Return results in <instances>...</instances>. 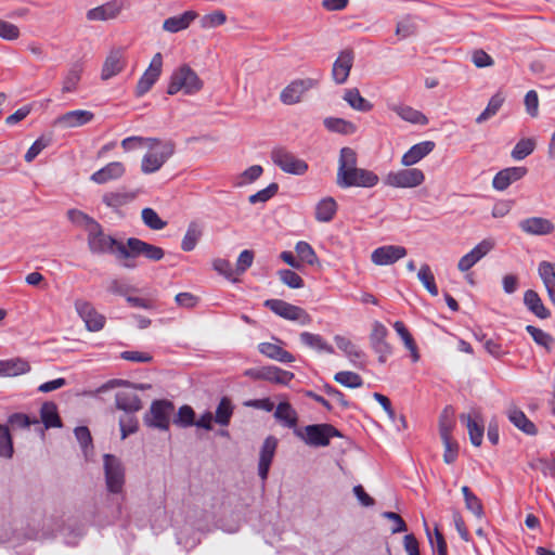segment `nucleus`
<instances>
[{"label":"nucleus","instance_id":"obj_54","mask_svg":"<svg viewBox=\"0 0 555 555\" xmlns=\"http://www.w3.org/2000/svg\"><path fill=\"white\" fill-rule=\"evenodd\" d=\"M67 217L74 224L82 228L86 232L98 222L94 218L78 209H69Z\"/></svg>","mask_w":555,"mask_h":555},{"label":"nucleus","instance_id":"obj_32","mask_svg":"<svg viewBox=\"0 0 555 555\" xmlns=\"http://www.w3.org/2000/svg\"><path fill=\"white\" fill-rule=\"evenodd\" d=\"M338 209V205L334 197L326 196L320 199L315 205V220L322 223L331 222Z\"/></svg>","mask_w":555,"mask_h":555},{"label":"nucleus","instance_id":"obj_29","mask_svg":"<svg viewBox=\"0 0 555 555\" xmlns=\"http://www.w3.org/2000/svg\"><path fill=\"white\" fill-rule=\"evenodd\" d=\"M197 16L198 14L195 11H185L182 14L166 18L163 23V29L172 34L184 30Z\"/></svg>","mask_w":555,"mask_h":555},{"label":"nucleus","instance_id":"obj_8","mask_svg":"<svg viewBox=\"0 0 555 555\" xmlns=\"http://www.w3.org/2000/svg\"><path fill=\"white\" fill-rule=\"evenodd\" d=\"M103 467L107 491L114 494L122 493L125 486V467L121 461L113 454H104Z\"/></svg>","mask_w":555,"mask_h":555},{"label":"nucleus","instance_id":"obj_46","mask_svg":"<svg viewBox=\"0 0 555 555\" xmlns=\"http://www.w3.org/2000/svg\"><path fill=\"white\" fill-rule=\"evenodd\" d=\"M417 279L430 295L438 296L439 292L435 282V276L427 263L421 266L417 272Z\"/></svg>","mask_w":555,"mask_h":555},{"label":"nucleus","instance_id":"obj_61","mask_svg":"<svg viewBox=\"0 0 555 555\" xmlns=\"http://www.w3.org/2000/svg\"><path fill=\"white\" fill-rule=\"evenodd\" d=\"M195 412L190 405H182L173 418V423L180 427L194 426Z\"/></svg>","mask_w":555,"mask_h":555},{"label":"nucleus","instance_id":"obj_2","mask_svg":"<svg viewBox=\"0 0 555 555\" xmlns=\"http://www.w3.org/2000/svg\"><path fill=\"white\" fill-rule=\"evenodd\" d=\"M150 152L141 162V170L145 175L158 171L175 152V144L170 141H162L156 138L149 139Z\"/></svg>","mask_w":555,"mask_h":555},{"label":"nucleus","instance_id":"obj_39","mask_svg":"<svg viewBox=\"0 0 555 555\" xmlns=\"http://www.w3.org/2000/svg\"><path fill=\"white\" fill-rule=\"evenodd\" d=\"M262 376V380L280 385H287L294 378V373L282 370L274 365H267L263 366Z\"/></svg>","mask_w":555,"mask_h":555},{"label":"nucleus","instance_id":"obj_55","mask_svg":"<svg viewBox=\"0 0 555 555\" xmlns=\"http://www.w3.org/2000/svg\"><path fill=\"white\" fill-rule=\"evenodd\" d=\"M227 22V15L221 10H215L201 17L199 25L204 29L215 28Z\"/></svg>","mask_w":555,"mask_h":555},{"label":"nucleus","instance_id":"obj_11","mask_svg":"<svg viewBox=\"0 0 555 555\" xmlns=\"http://www.w3.org/2000/svg\"><path fill=\"white\" fill-rule=\"evenodd\" d=\"M425 180L424 172L418 168H404L390 171L385 177V184L391 188L412 189Z\"/></svg>","mask_w":555,"mask_h":555},{"label":"nucleus","instance_id":"obj_3","mask_svg":"<svg viewBox=\"0 0 555 555\" xmlns=\"http://www.w3.org/2000/svg\"><path fill=\"white\" fill-rule=\"evenodd\" d=\"M203 88V81L197 74L189 66L182 65L176 69L168 85L167 93L173 95L179 91L184 94H195Z\"/></svg>","mask_w":555,"mask_h":555},{"label":"nucleus","instance_id":"obj_57","mask_svg":"<svg viewBox=\"0 0 555 555\" xmlns=\"http://www.w3.org/2000/svg\"><path fill=\"white\" fill-rule=\"evenodd\" d=\"M295 250L300 259V262H306L310 266H313L315 262H318L317 254L309 243L299 241L295 246Z\"/></svg>","mask_w":555,"mask_h":555},{"label":"nucleus","instance_id":"obj_60","mask_svg":"<svg viewBox=\"0 0 555 555\" xmlns=\"http://www.w3.org/2000/svg\"><path fill=\"white\" fill-rule=\"evenodd\" d=\"M526 331L532 337L535 344L546 349L551 348L554 339L548 333L533 325H527Z\"/></svg>","mask_w":555,"mask_h":555},{"label":"nucleus","instance_id":"obj_42","mask_svg":"<svg viewBox=\"0 0 555 555\" xmlns=\"http://www.w3.org/2000/svg\"><path fill=\"white\" fill-rule=\"evenodd\" d=\"M344 100L359 112H370L373 108V104L364 99L357 88L346 90Z\"/></svg>","mask_w":555,"mask_h":555},{"label":"nucleus","instance_id":"obj_1","mask_svg":"<svg viewBox=\"0 0 555 555\" xmlns=\"http://www.w3.org/2000/svg\"><path fill=\"white\" fill-rule=\"evenodd\" d=\"M357 153L350 147H343L339 153L336 183L341 189L352 186L373 188L379 178L367 169L358 168Z\"/></svg>","mask_w":555,"mask_h":555},{"label":"nucleus","instance_id":"obj_18","mask_svg":"<svg viewBox=\"0 0 555 555\" xmlns=\"http://www.w3.org/2000/svg\"><path fill=\"white\" fill-rule=\"evenodd\" d=\"M493 247L494 243L492 240H482L469 253L461 257L457 263V269L462 272L468 271L480 259H482Z\"/></svg>","mask_w":555,"mask_h":555},{"label":"nucleus","instance_id":"obj_20","mask_svg":"<svg viewBox=\"0 0 555 555\" xmlns=\"http://www.w3.org/2000/svg\"><path fill=\"white\" fill-rule=\"evenodd\" d=\"M126 65L125 51L121 48L113 49L106 56L102 72L101 79L108 80L118 75Z\"/></svg>","mask_w":555,"mask_h":555},{"label":"nucleus","instance_id":"obj_63","mask_svg":"<svg viewBox=\"0 0 555 555\" xmlns=\"http://www.w3.org/2000/svg\"><path fill=\"white\" fill-rule=\"evenodd\" d=\"M134 413H126L119 418V427L121 431V439H125L138 430V420Z\"/></svg>","mask_w":555,"mask_h":555},{"label":"nucleus","instance_id":"obj_33","mask_svg":"<svg viewBox=\"0 0 555 555\" xmlns=\"http://www.w3.org/2000/svg\"><path fill=\"white\" fill-rule=\"evenodd\" d=\"M524 304L527 309L539 319H547L551 317L550 310L544 306L539 294L533 289H528L524 294Z\"/></svg>","mask_w":555,"mask_h":555},{"label":"nucleus","instance_id":"obj_53","mask_svg":"<svg viewBox=\"0 0 555 555\" xmlns=\"http://www.w3.org/2000/svg\"><path fill=\"white\" fill-rule=\"evenodd\" d=\"M535 149L534 139H521L514 146L511 155L515 160H521L529 156Z\"/></svg>","mask_w":555,"mask_h":555},{"label":"nucleus","instance_id":"obj_5","mask_svg":"<svg viewBox=\"0 0 555 555\" xmlns=\"http://www.w3.org/2000/svg\"><path fill=\"white\" fill-rule=\"evenodd\" d=\"M143 256L151 261H159L165 251L162 247L150 244L137 237H129L126 245L118 247V259H130Z\"/></svg>","mask_w":555,"mask_h":555},{"label":"nucleus","instance_id":"obj_31","mask_svg":"<svg viewBox=\"0 0 555 555\" xmlns=\"http://www.w3.org/2000/svg\"><path fill=\"white\" fill-rule=\"evenodd\" d=\"M258 350L261 354L267 358L281 362V363H292L295 361V357L283 349L280 345L273 343H260L258 345Z\"/></svg>","mask_w":555,"mask_h":555},{"label":"nucleus","instance_id":"obj_58","mask_svg":"<svg viewBox=\"0 0 555 555\" xmlns=\"http://www.w3.org/2000/svg\"><path fill=\"white\" fill-rule=\"evenodd\" d=\"M453 409L446 406L439 418V433L440 437H451V431L454 426Z\"/></svg>","mask_w":555,"mask_h":555},{"label":"nucleus","instance_id":"obj_30","mask_svg":"<svg viewBox=\"0 0 555 555\" xmlns=\"http://www.w3.org/2000/svg\"><path fill=\"white\" fill-rule=\"evenodd\" d=\"M388 107L404 121L422 126L428 124V118L422 112L413 108L412 106L405 104H390Z\"/></svg>","mask_w":555,"mask_h":555},{"label":"nucleus","instance_id":"obj_17","mask_svg":"<svg viewBox=\"0 0 555 555\" xmlns=\"http://www.w3.org/2000/svg\"><path fill=\"white\" fill-rule=\"evenodd\" d=\"M125 8V0H112L96 8L90 9L86 13L88 21L105 22L116 18Z\"/></svg>","mask_w":555,"mask_h":555},{"label":"nucleus","instance_id":"obj_28","mask_svg":"<svg viewBox=\"0 0 555 555\" xmlns=\"http://www.w3.org/2000/svg\"><path fill=\"white\" fill-rule=\"evenodd\" d=\"M116 406L126 413H135L142 409V402L133 389L118 391L115 396Z\"/></svg>","mask_w":555,"mask_h":555},{"label":"nucleus","instance_id":"obj_10","mask_svg":"<svg viewBox=\"0 0 555 555\" xmlns=\"http://www.w3.org/2000/svg\"><path fill=\"white\" fill-rule=\"evenodd\" d=\"M263 305L276 315L285 320L298 322L300 325H308L312 321L311 317L304 308L282 299H267Z\"/></svg>","mask_w":555,"mask_h":555},{"label":"nucleus","instance_id":"obj_24","mask_svg":"<svg viewBox=\"0 0 555 555\" xmlns=\"http://www.w3.org/2000/svg\"><path fill=\"white\" fill-rule=\"evenodd\" d=\"M436 146L434 141H423L412 145L402 156L401 164L405 167L413 166L430 154Z\"/></svg>","mask_w":555,"mask_h":555},{"label":"nucleus","instance_id":"obj_21","mask_svg":"<svg viewBox=\"0 0 555 555\" xmlns=\"http://www.w3.org/2000/svg\"><path fill=\"white\" fill-rule=\"evenodd\" d=\"M526 167H508L500 170L492 180L493 189L505 191L512 183L520 180L527 175Z\"/></svg>","mask_w":555,"mask_h":555},{"label":"nucleus","instance_id":"obj_56","mask_svg":"<svg viewBox=\"0 0 555 555\" xmlns=\"http://www.w3.org/2000/svg\"><path fill=\"white\" fill-rule=\"evenodd\" d=\"M141 217L143 220V223L152 229V230H162L166 227L167 222L164 221L158 214L150 207H146L142 210Z\"/></svg>","mask_w":555,"mask_h":555},{"label":"nucleus","instance_id":"obj_13","mask_svg":"<svg viewBox=\"0 0 555 555\" xmlns=\"http://www.w3.org/2000/svg\"><path fill=\"white\" fill-rule=\"evenodd\" d=\"M75 309L78 315L85 322L88 331L99 332L104 327L106 322L105 317L98 312L91 302L82 299H77L75 301Z\"/></svg>","mask_w":555,"mask_h":555},{"label":"nucleus","instance_id":"obj_62","mask_svg":"<svg viewBox=\"0 0 555 555\" xmlns=\"http://www.w3.org/2000/svg\"><path fill=\"white\" fill-rule=\"evenodd\" d=\"M279 191L278 183L273 182L270 183L267 188L256 192L255 194H251L248 197V202L250 204H257V203H266L269 199H271Z\"/></svg>","mask_w":555,"mask_h":555},{"label":"nucleus","instance_id":"obj_16","mask_svg":"<svg viewBox=\"0 0 555 555\" xmlns=\"http://www.w3.org/2000/svg\"><path fill=\"white\" fill-rule=\"evenodd\" d=\"M408 254L405 247L400 245H383L371 254V261L376 266H390L404 258Z\"/></svg>","mask_w":555,"mask_h":555},{"label":"nucleus","instance_id":"obj_26","mask_svg":"<svg viewBox=\"0 0 555 555\" xmlns=\"http://www.w3.org/2000/svg\"><path fill=\"white\" fill-rule=\"evenodd\" d=\"M519 228L527 234L546 235L554 231V224L545 218L531 217L519 222Z\"/></svg>","mask_w":555,"mask_h":555},{"label":"nucleus","instance_id":"obj_37","mask_svg":"<svg viewBox=\"0 0 555 555\" xmlns=\"http://www.w3.org/2000/svg\"><path fill=\"white\" fill-rule=\"evenodd\" d=\"M336 346L346 354L350 362L358 365L364 358V353L350 339L336 335L334 337Z\"/></svg>","mask_w":555,"mask_h":555},{"label":"nucleus","instance_id":"obj_7","mask_svg":"<svg viewBox=\"0 0 555 555\" xmlns=\"http://www.w3.org/2000/svg\"><path fill=\"white\" fill-rule=\"evenodd\" d=\"M271 159L283 172L294 176H304L309 165L285 147H274L271 151Z\"/></svg>","mask_w":555,"mask_h":555},{"label":"nucleus","instance_id":"obj_25","mask_svg":"<svg viewBox=\"0 0 555 555\" xmlns=\"http://www.w3.org/2000/svg\"><path fill=\"white\" fill-rule=\"evenodd\" d=\"M460 420L462 423L466 424L470 442L475 447H479L483 437V423L479 414L476 411L468 414H461Z\"/></svg>","mask_w":555,"mask_h":555},{"label":"nucleus","instance_id":"obj_59","mask_svg":"<svg viewBox=\"0 0 555 555\" xmlns=\"http://www.w3.org/2000/svg\"><path fill=\"white\" fill-rule=\"evenodd\" d=\"M278 276L281 282L287 285L289 288H301L304 287L302 278L291 269H281L278 271Z\"/></svg>","mask_w":555,"mask_h":555},{"label":"nucleus","instance_id":"obj_22","mask_svg":"<svg viewBox=\"0 0 555 555\" xmlns=\"http://www.w3.org/2000/svg\"><path fill=\"white\" fill-rule=\"evenodd\" d=\"M94 114L86 109H75L59 116L54 124L62 128H76L91 122Z\"/></svg>","mask_w":555,"mask_h":555},{"label":"nucleus","instance_id":"obj_44","mask_svg":"<svg viewBox=\"0 0 555 555\" xmlns=\"http://www.w3.org/2000/svg\"><path fill=\"white\" fill-rule=\"evenodd\" d=\"M134 195L128 192L116 191L107 192L103 195V203L112 208H118L133 201Z\"/></svg>","mask_w":555,"mask_h":555},{"label":"nucleus","instance_id":"obj_15","mask_svg":"<svg viewBox=\"0 0 555 555\" xmlns=\"http://www.w3.org/2000/svg\"><path fill=\"white\" fill-rule=\"evenodd\" d=\"M388 330L378 321L373 323L370 334V344L375 353L378 354V362L385 363L392 353L391 346L386 341Z\"/></svg>","mask_w":555,"mask_h":555},{"label":"nucleus","instance_id":"obj_49","mask_svg":"<svg viewBox=\"0 0 555 555\" xmlns=\"http://www.w3.org/2000/svg\"><path fill=\"white\" fill-rule=\"evenodd\" d=\"M504 103V98L502 94H494L488 102L487 107L481 112V114L476 118L477 124H482L492 116H494L501 106Z\"/></svg>","mask_w":555,"mask_h":555},{"label":"nucleus","instance_id":"obj_45","mask_svg":"<svg viewBox=\"0 0 555 555\" xmlns=\"http://www.w3.org/2000/svg\"><path fill=\"white\" fill-rule=\"evenodd\" d=\"M324 126L330 131L343 134H351L356 131V126L343 118L327 117L324 119Z\"/></svg>","mask_w":555,"mask_h":555},{"label":"nucleus","instance_id":"obj_47","mask_svg":"<svg viewBox=\"0 0 555 555\" xmlns=\"http://www.w3.org/2000/svg\"><path fill=\"white\" fill-rule=\"evenodd\" d=\"M202 236V230L197 223L191 222L182 238L181 248L184 251H191L195 248L198 240Z\"/></svg>","mask_w":555,"mask_h":555},{"label":"nucleus","instance_id":"obj_34","mask_svg":"<svg viewBox=\"0 0 555 555\" xmlns=\"http://www.w3.org/2000/svg\"><path fill=\"white\" fill-rule=\"evenodd\" d=\"M507 417L509 422L520 429L522 433L534 436L538 433L535 425L526 416V414L516 406L507 410Z\"/></svg>","mask_w":555,"mask_h":555},{"label":"nucleus","instance_id":"obj_52","mask_svg":"<svg viewBox=\"0 0 555 555\" xmlns=\"http://www.w3.org/2000/svg\"><path fill=\"white\" fill-rule=\"evenodd\" d=\"M262 172L263 168L260 165H253L236 178L234 185L241 188L251 184L261 177Z\"/></svg>","mask_w":555,"mask_h":555},{"label":"nucleus","instance_id":"obj_48","mask_svg":"<svg viewBox=\"0 0 555 555\" xmlns=\"http://www.w3.org/2000/svg\"><path fill=\"white\" fill-rule=\"evenodd\" d=\"M13 439L8 426L0 424V457L10 460L13 457Z\"/></svg>","mask_w":555,"mask_h":555},{"label":"nucleus","instance_id":"obj_64","mask_svg":"<svg viewBox=\"0 0 555 555\" xmlns=\"http://www.w3.org/2000/svg\"><path fill=\"white\" fill-rule=\"evenodd\" d=\"M538 273L544 286L555 284V264L548 261H541L538 267Z\"/></svg>","mask_w":555,"mask_h":555},{"label":"nucleus","instance_id":"obj_27","mask_svg":"<svg viewBox=\"0 0 555 555\" xmlns=\"http://www.w3.org/2000/svg\"><path fill=\"white\" fill-rule=\"evenodd\" d=\"M126 171L125 165L120 162L108 163L103 168L91 175V180L98 184H104L108 181L119 179Z\"/></svg>","mask_w":555,"mask_h":555},{"label":"nucleus","instance_id":"obj_23","mask_svg":"<svg viewBox=\"0 0 555 555\" xmlns=\"http://www.w3.org/2000/svg\"><path fill=\"white\" fill-rule=\"evenodd\" d=\"M353 57L351 50H344L339 53L332 69V76L336 83L343 85L347 81L353 64Z\"/></svg>","mask_w":555,"mask_h":555},{"label":"nucleus","instance_id":"obj_36","mask_svg":"<svg viewBox=\"0 0 555 555\" xmlns=\"http://www.w3.org/2000/svg\"><path fill=\"white\" fill-rule=\"evenodd\" d=\"M40 418L46 429L62 427L57 406L52 401L44 402L40 408Z\"/></svg>","mask_w":555,"mask_h":555},{"label":"nucleus","instance_id":"obj_50","mask_svg":"<svg viewBox=\"0 0 555 555\" xmlns=\"http://www.w3.org/2000/svg\"><path fill=\"white\" fill-rule=\"evenodd\" d=\"M335 382L347 388H359L363 385L362 377L354 372L351 371H340L334 375Z\"/></svg>","mask_w":555,"mask_h":555},{"label":"nucleus","instance_id":"obj_4","mask_svg":"<svg viewBox=\"0 0 555 555\" xmlns=\"http://www.w3.org/2000/svg\"><path fill=\"white\" fill-rule=\"evenodd\" d=\"M295 435L310 447H327L333 437H341V434L331 424H313L304 428H296Z\"/></svg>","mask_w":555,"mask_h":555},{"label":"nucleus","instance_id":"obj_12","mask_svg":"<svg viewBox=\"0 0 555 555\" xmlns=\"http://www.w3.org/2000/svg\"><path fill=\"white\" fill-rule=\"evenodd\" d=\"M318 79H296L287 85L280 94V100L286 105H293L301 101L304 94L318 86Z\"/></svg>","mask_w":555,"mask_h":555},{"label":"nucleus","instance_id":"obj_38","mask_svg":"<svg viewBox=\"0 0 555 555\" xmlns=\"http://www.w3.org/2000/svg\"><path fill=\"white\" fill-rule=\"evenodd\" d=\"M83 66L80 62L72 64L62 81V91L64 93H72L77 90L78 83L81 79Z\"/></svg>","mask_w":555,"mask_h":555},{"label":"nucleus","instance_id":"obj_40","mask_svg":"<svg viewBox=\"0 0 555 555\" xmlns=\"http://www.w3.org/2000/svg\"><path fill=\"white\" fill-rule=\"evenodd\" d=\"M300 341L304 345L313 348L320 352L334 353L333 346L325 341L323 337L319 334L302 332L300 334Z\"/></svg>","mask_w":555,"mask_h":555},{"label":"nucleus","instance_id":"obj_35","mask_svg":"<svg viewBox=\"0 0 555 555\" xmlns=\"http://www.w3.org/2000/svg\"><path fill=\"white\" fill-rule=\"evenodd\" d=\"M29 370V363L21 358L0 360V376H17Z\"/></svg>","mask_w":555,"mask_h":555},{"label":"nucleus","instance_id":"obj_51","mask_svg":"<svg viewBox=\"0 0 555 555\" xmlns=\"http://www.w3.org/2000/svg\"><path fill=\"white\" fill-rule=\"evenodd\" d=\"M61 535L67 545H76L78 540L83 537L85 528L81 525H66L61 529Z\"/></svg>","mask_w":555,"mask_h":555},{"label":"nucleus","instance_id":"obj_9","mask_svg":"<svg viewBox=\"0 0 555 555\" xmlns=\"http://www.w3.org/2000/svg\"><path fill=\"white\" fill-rule=\"evenodd\" d=\"M173 411L175 405L171 401L155 400L152 402L150 411L144 416V423L149 427L168 430Z\"/></svg>","mask_w":555,"mask_h":555},{"label":"nucleus","instance_id":"obj_43","mask_svg":"<svg viewBox=\"0 0 555 555\" xmlns=\"http://www.w3.org/2000/svg\"><path fill=\"white\" fill-rule=\"evenodd\" d=\"M233 410L234 406L231 399L228 397H222L216 409L214 416L215 422L220 426H228L233 415Z\"/></svg>","mask_w":555,"mask_h":555},{"label":"nucleus","instance_id":"obj_6","mask_svg":"<svg viewBox=\"0 0 555 555\" xmlns=\"http://www.w3.org/2000/svg\"><path fill=\"white\" fill-rule=\"evenodd\" d=\"M87 243L91 254H114L118 259V247L125 245L113 236L106 234L103 227L96 222L87 231Z\"/></svg>","mask_w":555,"mask_h":555},{"label":"nucleus","instance_id":"obj_14","mask_svg":"<svg viewBox=\"0 0 555 555\" xmlns=\"http://www.w3.org/2000/svg\"><path fill=\"white\" fill-rule=\"evenodd\" d=\"M163 67V55L162 53H156L147 69L143 73V75L140 77L137 88H135V95L137 96H143L145 93H147L152 87L155 85V82L158 80Z\"/></svg>","mask_w":555,"mask_h":555},{"label":"nucleus","instance_id":"obj_19","mask_svg":"<svg viewBox=\"0 0 555 555\" xmlns=\"http://www.w3.org/2000/svg\"><path fill=\"white\" fill-rule=\"evenodd\" d=\"M276 447L278 439L273 436L267 437L261 446L259 452L258 475L262 481H266L268 478L269 469L272 464Z\"/></svg>","mask_w":555,"mask_h":555},{"label":"nucleus","instance_id":"obj_41","mask_svg":"<svg viewBox=\"0 0 555 555\" xmlns=\"http://www.w3.org/2000/svg\"><path fill=\"white\" fill-rule=\"evenodd\" d=\"M274 417L288 428H294L297 425V413L288 402L278 404Z\"/></svg>","mask_w":555,"mask_h":555}]
</instances>
